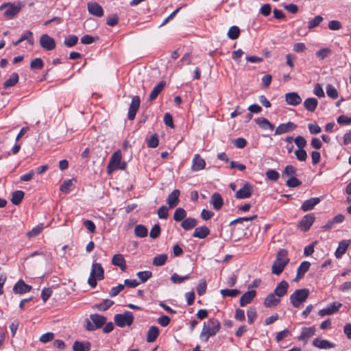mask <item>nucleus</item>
Listing matches in <instances>:
<instances>
[{"mask_svg": "<svg viewBox=\"0 0 351 351\" xmlns=\"http://www.w3.org/2000/svg\"><path fill=\"white\" fill-rule=\"evenodd\" d=\"M210 203L215 210H219L223 205V199L219 193H214L210 197Z\"/></svg>", "mask_w": 351, "mask_h": 351, "instance_id": "obj_21", "label": "nucleus"}, {"mask_svg": "<svg viewBox=\"0 0 351 351\" xmlns=\"http://www.w3.org/2000/svg\"><path fill=\"white\" fill-rule=\"evenodd\" d=\"M137 276L140 278L142 282H145L152 276L150 271H143L137 273Z\"/></svg>", "mask_w": 351, "mask_h": 351, "instance_id": "obj_63", "label": "nucleus"}, {"mask_svg": "<svg viewBox=\"0 0 351 351\" xmlns=\"http://www.w3.org/2000/svg\"><path fill=\"white\" fill-rule=\"evenodd\" d=\"M295 155L299 161H305L307 158V154L304 148H300L295 150Z\"/></svg>", "mask_w": 351, "mask_h": 351, "instance_id": "obj_61", "label": "nucleus"}, {"mask_svg": "<svg viewBox=\"0 0 351 351\" xmlns=\"http://www.w3.org/2000/svg\"><path fill=\"white\" fill-rule=\"evenodd\" d=\"M256 293L255 291L252 290L248 291L242 295L239 300L241 306H245V305L250 304L256 296Z\"/></svg>", "mask_w": 351, "mask_h": 351, "instance_id": "obj_24", "label": "nucleus"}, {"mask_svg": "<svg viewBox=\"0 0 351 351\" xmlns=\"http://www.w3.org/2000/svg\"><path fill=\"white\" fill-rule=\"evenodd\" d=\"M315 219L313 213L304 215L300 221L298 228L304 232L307 231L313 223Z\"/></svg>", "mask_w": 351, "mask_h": 351, "instance_id": "obj_11", "label": "nucleus"}, {"mask_svg": "<svg viewBox=\"0 0 351 351\" xmlns=\"http://www.w3.org/2000/svg\"><path fill=\"white\" fill-rule=\"evenodd\" d=\"M288 288V282L285 280H282L280 283L278 284L274 289V293L280 298L287 293Z\"/></svg>", "mask_w": 351, "mask_h": 351, "instance_id": "obj_23", "label": "nucleus"}, {"mask_svg": "<svg viewBox=\"0 0 351 351\" xmlns=\"http://www.w3.org/2000/svg\"><path fill=\"white\" fill-rule=\"evenodd\" d=\"M25 195V193L23 191L18 190L15 191L12 194L11 202L14 205H19L22 202Z\"/></svg>", "mask_w": 351, "mask_h": 351, "instance_id": "obj_36", "label": "nucleus"}, {"mask_svg": "<svg viewBox=\"0 0 351 351\" xmlns=\"http://www.w3.org/2000/svg\"><path fill=\"white\" fill-rule=\"evenodd\" d=\"M106 322V317L97 313L91 314L90 319H86L85 328L88 331H93L101 328Z\"/></svg>", "mask_w": 351, "mask_h": 351, "instance_id": "obj_3", "label": "nucleus"}, {"mask_svg": "<svg viewBox=\"0 0 351 351\" xmlns=\"http://www.w3.org/2000/svg\"><path fill=\"white\" fill-rule=\"evenodd\" d=\"M220 293L223 298H226V297L234 298L240 293V291L239 289H221L220 291Z\"/></svg>", "mask_w": 351, "mask_h": 351, "instance_id": "obj_44", "label": "nucleus"}, {"mask_svg": "<svg viewBox=\"0 0 351 351\" xmlns=\"http://www.w3.org/2000/svg\"><path fill=\"white\" fill-rule=\"evenodd\" d=\"M24 40H27L30 45H34V39L33 38V33L31 31H25L18 40L16 41H12V44L14 46H17L19 43Z\"/></svg>", "mask_w": 351, "mask_h": 351, "instance_id": "obj_17", "label": "nucleus"}, {"mask_svg": "<svg viewBox=\"0 0 351 351\" xmlns=\"http://www.w3.org/2000/svg\"><path fill=\"white\" fill-rule=\"evenodd\" d=\"M255 123L263 130H273L275 128L274 125L265 117H258L254 119Z\"/></svg>", "mask_w": 351, "mask_h": 351, "instance_id": "obj_22", "label": "nucleus"}, {"mask_svg": "<svg viewBox=\"0 0 351 351\" xmlns=\"http://www.w3.org/2000/svg\"><path fill=\"white\" fill-rule=\"evenodd\" d=\"M326 90L327 95L331 99H335L338 97V92L332 84H327Z\"/></svg>", "mask_w": 351, "mask_h": 351, "instance_id": "obj_52", "label": "nucleus"}, {"mask_svg": "<svg viewBox=\"0 0 351 351\" xmlns=\"http://www.w3.org/2000/svg\"><path fill=\"white\" fill-rule=\"evenodd\" d=\"M297 125L293 122L289 121L287 123L280 124L275 130V135H280L294 130Z\"/></svg>", "mask_w": 351, "mask_h": 351, "instance_id": "obj_12", "label": "nucleus"}, {"mask_svg": "<svg viewBox=\"0 0 351 351\" xmlns=\"http://www.w3.org/2000/svg\"><path fill=\"white\" fill-rule=\"evenodd\" d=\"M311 263L308 261H303L297 269V276L294 280L298 281L303 278L306 272L309 269Z\"/></svg>", "mask_w": 351, "mask_h": 351, "instance_id": "obj_30", "label": "nucleus"}, {"mask_svg": "<svg viewBox=\"0 0 351 351\" xmlns=\"http://www.w3.org/2000/svg\"><path fill=\"white\" fill-rule=\"evenodd\" d=\"M140 104L141 99L139 96L136 95L132 97L128 113V118L129 120L134 119L136 112L138 110Z\"/></svg>", "mask_w": 351, "mask_h": 351, "instance_id": "obj_10", "label": "nucleus"}, {"mask_svg": "<svg viewBox=\"0 0 351 351\" xmlns=\"http://www.w3.org/2000/svg\"><path fill=\"white\" fill-rule=\"evenodd\" d=\"M3 9H5L4 12L5 17L8 19H11L20 12L21 10V5L20 3H18L17 5L11 3H3L0 6V10Z\"/></svg>", "mask_w": 351, "mask_h": 351, "instance_id": "obj_6", "label": "nucleus"}, {"mask_svg": "<svg viewBox=\"0 0 351 351\" xmlns=\"http://www.w3.org/2000/svg\"><path fill=\"white\" fill-rule=\"evenodd\" d=\"M287 264L286 261H281L276 259L271 267V272L275 275H280L284 270L285 267Z\"/></svg>", "mask_w": 351, "mask_h": 351, "instance_id": "obj_28", "label": "nucleus"}, {"mask_svg": "<svg viewBox=\"0 0 351 351\" xmlns=\"http://www.w3.org/2000/svg\"><path fill=\"white\" fill-rule=\"evenodd\" d=\"M104 278V270L100 263H93L89 278L88 279V285L95 288L97 285V280H103Z\"/></svg>", "mask_w": 351, "mask_h": 351, "instance_id": "obj_2", "label": "nucleus"}, {"mask_svg": "<svg viewBox=\"0 0 351 351\" xmlns=\"http://www.w3.org/2000/svg\"><path fill=\"white\" fill-rule=\"evenodd\" d=\"M252 191V185L248 182H245L243 186L236 192L235 197L239 199L249 198L251 197Z\"/></svg>", "mask_w": 351, "mask_h": 351, "instance_id": "obj_9", "label": "nucleus"}, {"mask_svg": "<svg viewBox=\"0 0 351 351\" xmlns=\"http://www.w3.org/2000/svg\"><path fill=\"white\" fill-rule=\"evenodd\" d=\"M44 66V62L40 58H36L32 60L30 62V69H42Z\"/></svg>", "mask_w": 351, "mask_h": 351, "instance_id": "obj_50", "label": "nucleus"}, {"mask_svg": "<svg viewBox=\"0 0 351 351\" xmlns=\"http://www.w3.org/2000/svg\"><path fill=\"white\" fill-rule=\"evenodd\" d=\"M180 191L178 189H174L167 197V203L169 208L176 207L179 202V196Z\"/></svg>", "mask_w": 351, "mask_h": 351, "instance_id": "obj_18", "label": "nucleus"}, {"mask_svg": "<svg viewBox=\"0 0 351 351\" xmlns=\"http://www.w3.org/2000/svg\"><path fill=\"white\" fill-rule=\"evenodd\" d=\"M220 322L217 319H210L207 322H204L202 332L199 335L200 339L204 341H208L210 337L215 336L220 330Z\"/></svg>", "mask_w": 351, "mask_h": 351, "instance_id": "obj_1", "label": "nucleus"}, {"mask_svg": "<svg viewBox=\"0 0 351 351\" xmlns=\"http://www.w3.org/2000/svg\"><path fill=\"white\" fill-rule=\"evenodd\" d=\"M167 260V255L162 254L154 257L153 260V265L155 266H162L165 265Z\"/></svg>", "mask_w": 351, "mask_h": 351, "instance_id": "obj_47", "label": "nucleus"}, {"mask_svg": "<svg viewBox=\"0 0 351 351\" xmlns=\"http://www.w3.org/2000/svg\"><path fill=\"white\" fill-rule=\"evenodd\" d=\"M312 345L319 349H328L335 347V343H331L328 340L321 339L319 338L315 339L312 342Z\"/></svg>", "mask_w": 351, "mask_h": 351, "instance_id": "obj_19", "label": "nucleus"}, {"mask_svg": "<svg viewBox=\"0 0 351 351\" xmlns=\"http://www.w3.org/2000/svg\"><path fill=\"white\" fill-rule=\"evenodd\" d=\"M308 289H296L290 295V302L293 307L300 308L301 305L306 300L309 295Z\"/></svg>", "mask_w": 351, "mask_h": 351, "instance_id": "obj_4", "label": "nucleus"}, {"mask_svg": "<svg viewBox=\"0 0 351 351\" xmlns=\"http://www.w3.org/2000/svg\"><path fill=\"white\" fill-rule=\"evenodd\" d=\"M161 231L160 226L158 223L155 224L150 230L149 237L152 239H156L160 235Z\"/></svg>", "mask_w": 351, "mask_h": 351, "instance_id": "obj_59", "label": "nucleus"}, {"mask_svg": "<svg viewBox=\"0 0 351 351\" xmlns=\"http://www.w3.org/2000/svg\"><path fill=\"white\" fill-rule=\"evenodd\" d=\"M197 224V221L195 218L188 217L184 219L182 223L181 226L185 230H190L195 227Z\"/></svg>", "mask_w": 351, "mask_h": 351, "instance_id": "obj_34", "label": "nucleus"}, {"mask_svg": "<svg viewBox=\"0 0 351 351\" xmlns=\"http://www.w3.org/2000/svg\"><path fill=\"white\" fill-rule=\"evenodd\" d=\"M331 52H332L331 49L328 47L322 48L316 52V56L319 60H322L325 59L326 58H327L328 56H329L330 55Z\"/></svg>", "mask_w": 351, "mask_h": 351, "instance_id": "obj_49", "label": "nucleus"}, {"mask_svg": "<svg viewBox=\"0 0 351 351\" xmlns=\"http://www.w3.org/2000/svg\"><path fill=\"white\" fill-rule=\"evenodd\" d=\"M121 150L118 149L112 154L106 167L108 174H111L114 171L117 169L118 165L121 163Z\"/></svg>", "mask_w": 351, "mask_h": 351, "instance_id": "obj_7", "label": "nucleus"}, {"mask_svg": "<svg viewBox=\"0 0 351 351\" xmlns=\"http://www.w3.org/2000/svg\"><path fill=\"white\" fill-rule=\"evenodd\" d=\"M191 276L189 274L181 276L175 273L171 276V280L175 284H180L184 280H189Z\"/></svg>", "mask_w": 351, "mask_h": 351, "instance_id": "obj_53", "label": "nucleus"}, {"mask_svg": "<svg viewBox=\"0 0 351 351\" xmlns=\"http://www.w3.org/2000/svg\"><path fill=\"white\" fill-rule=\"evenodd\" d=\"M206 162L199 154H197L194 156L192 161L191 169L194 171H199L205 168Z\"/></svg>", "mask_w": 351, "mask_h": 351, "instance_id": "obj_16", "label": "nucleus"}, {"mask_svg": "<svg viewBox=\"0 0 351 351\" xmlns=\"http://www.w3.org/2000/svg\"><path fill=\"white\" fill-rule=\"evenodd\" d=\"M119 18L117 14H112L107 16L106 24L110 27H114L119 23Z\"/></svg>", "mask_w": 351, "mask_h": 351, "instance_id": "obj_54", "label": "nucleus"}, {"mask_svg": "<svg viewBox=\"0 0 351 351\" xmlns=\"http://www.w3.org/2000/svg\"><path fill=\"white\" fill-rule=\"evenodd\" d=\"M210 233V230L206 226L197 227L195 229L193 236L194 237L203 239H205Z\"/></svg>", "mask_w": 351, "mask_h": 351, "instance_id": "obj_32", "label": "nucleus"}, {"mask_svg": "<svg viewBox=\"0 0 351 351\" xmlns=\"http://www.w3.org/2000/svg\"><path fill=\"white\" fill-rule=\"evenodd\" d=\"M88 12L95 16L101 17L104 16L102 7L97 2H89L87 4Z\"/></svg>", "mask_w": 351, "mask_h": 351, "instance_id": "obj_13", "label": "nucleus"}, {"mask_svg": "<svg viewBox=\"0 0 351 351\" xmlns=\"http://www.w3.org/2000/svg\"><path fill=\"white\" fill-rule=\"evenodd\" d=\"M78 37L76 35L71 34L65 38L64 44L68 47H72L77 44Z\"/></svg>", "mask_w": 351, "mask_h": 351, "instance_id": "obj_46", "label": "nucleus"}, {"mask_svg": "<svg viewBox=\"0 0 351 351\" xmlns=\"http://www.w3.org/2000/svg\"><path fill=\"white\" fill-rule=\"evenodd\" d=\"M19 75L17 73H12L9 78L3 83V87L8 88L14 86L19 82Z\"/></svg>", "mask_w": 351, "mask_h": 351, "instance_id": "obj_37", "label": "nucleus"}, {"mask_svg": "<svg viewBox=\"0 0 351 351\" xmlns=\"http://www.w3.org/2000/svg\"><path fill=\"white\" fill-rule=\"evenodd\" d=\"M286 184L289 187L295 188V187L300 186L302 184V182L300 180H298L296 178V176H293V177L289 178L287 180Z\"/></svg>", "mask_w": 351, "mask_h": 351, "instance_id": "obj_56", "label": "nucleus"}, {"mask_svg": "<svg viewBox=\"0 0 351 351\" xmlns=\"http://www.w3.org/2000/svg\"><path fill=\"white\" fill-rule=\"evenodd\" d=\"M240 32L239 27L233 25L229 29L228 32V36L231 40H235L239 36Z\"/></svg>", "mask_w": 351, "mask_h": 351, "instance_id": "obj_45", "label": "nucleus"}, {"mask_svg": "<svg viewBox=\"0 0 351 351\" xmlns=\"http://www.w3.org/2000/svg\"><path fill=\"white\" fill-rule=\"evenodd\" d=\"M166 86V82L164 80L160 81L158 84H156L153 90H152L149 96V100L153 101L154 100L158 95L161 93V91L164 89Z\"/></svg>", "mask_w": 351, "mask_h": 351, "instance_id": "obj_26", "label": "nucleus"}, {"mask_svg": "<svg viewBox=\"0 0 351 351\" xmlns=\"http://www.w3.org/2000/svg\"><path fill=\"white\" fill-rule=\"evenodd\" d=\"M319 202V197H311L308 199L305 200L302 203L301 206V209L304 212L311 210L315 207V206L318 204Z\"/></svg>", "mask_w": 351, "mask_h": 351, "instance_id": "obj_20", "label": "nucleus"}, {"mask_svg": "<svg viewBox=\"0 0 351 351\" xmlns=\"http://www.w3.org/2000/svg\"><path fill=\"white\" fill-rule=\"evenodd\" d=\"M73 351H89L90 343L88 341L82 342L75 341L73 345Z\"/></svg>", "mask_w": 351, "mask_h": 351, "instance_id": "obj_35", "label": "nucleus"}, {"mask_svg": "<svg viewBox=\"0 0 351 351\" xmlns=\"http://www.w3.org/2000/svg\"><path fill=\"white\" fill-rule=\"evenodd\" d=\"M288 256V252L286 250L282 249L280 250L277 254H276V258L281 261H286V263L288 264L289 262V258L287 257Z\"/></svg>", "mask_w": 351, "mask_h": 351, "instance_id": "obj_57", "label": "nucleus"}, {"mask_svg": "<svg viewBox=\"0 0 351 351\" xmlns=\"http://www.w3.org/2000/svg\"><path fill=\"white\" fill-rule=\"evenodd\" d=\"M349 243H339V247L335 251V256L339 258H340L346 252L348 248Z\"/></svg>", "mask_w": 351, "mask_h": 351, "instance_id": "obj_51", "label": "nucleus"}, {"mask_svg": "<svg viewBox=\"0 0 351 351\" xmlns=\"http://www.w3.org/2000/svg\"><path fill=\"white\" fill-rule=\"evenodd\" d=\"M285 101L290 105L295 106L302 102V98L296 92H290L285 94Z\"/></svg>", "mask_w": 351, "mask_h": 351, "instance_id": "obj_15", "label": "nucleus"}, {"mask_svg": "<svg viewBox=\"0 0 351 351\" xmlns=\"http://www.w3.org/2000/svg\"><path fill=\"white\" fill-rule=\"evenodd\" d=\"M44 229V225L43 223L38 224L34 227L31 230L26 233L28 239H33L38 236Z\"/></svg>", "mask_w": 351, "mask_h": 351, "instance_id": "obj_38", "label": "nucleus"}, {"mask_svg": "<svg viewBox=\"0 0 351 351\" xmlns=\"http://www.w3.org/2000/svg\"><path fill=\"white\" fill-rule=\"evenodd\" d=\"M276 296L277 295L274 292L269 293L265 299V306L271 308L278 305L280 302V299L279 298H276Z\"/></svg>", "mask_w": 351, "mask_h": 351, "instance_id": "obj_25", "label": "nucleus"}, {"mask_svg": "<svg viewBox=\"0 0 351 351\" xmlns=\"http://www.w3.org/2000/svg\"><path fill=\"white\" fill-rule=\"evenodd\" d=\"M304 107L310 112H314L317 107L318 101L316 98L308 97L304 101Z\"/></svg>", "mask_w": 351, "mask_h": 351, "instance_id": "obj_31", "label": "nucleus"}, {"mask_svg": "<svg viewBox=\"0 0 351 351\" xmlns=\"http://www.w3.org/2000/svg\"><path fill=\"white\" fill-rule=\"evenodd\" d=\"M98 37H93L90 35L86 34L81 38V43L84 45H90L95 40H98Z\"/></svg>", "mask_w": 351, "mask_h": 351, "instance_id": "obj_64", "label": "nucleus"}, {"mask_svg": "<svg viewBox=\"0 0 351 351\" xmlns=\"http://www.w3.org/2000/svg\"><path fill=\"white\" fill-rule=\"evenodd\" d=\"M134 234L137 237L143 238L147 237L148 230L144 225L138 224L134 228Z\"/></svg>", "mask_w": 351, "mask_h": 351, "instance_id": "obj_39", "label": "nucleus"}, {"mask_svg": "<svg viewBox=\"0 0 351 351\" xmlns=\"http://www.w3.org/2000/svg\"><path fill=\"white\" fill-rule=\"evenodd\" d=\"M158 137L157 134H154L151 137L147 139V144L149 148H156L158 145Z\"/></svg>", "mask_w": 351, "mask_h": 351, "instance_id": "obj_55", "label": "nucleus"}, {"mask_svg": "<svg viewBox=\"0 0 351 351\" xmlns=\"http://www.w3.org/2000/svg\"><path fill=\"white\" fill-rule=\"evenodd\" d=\"M247 321L250 324H252L256 318V310L254 307L250 308L247 311Z\"/></svg>", "mask_w": 351, "mask_h": 351, "instance_id": "obj_58", "label": "nucleus"}, {"mask_svg": "<svg viewBox=\"0 0 351 351\" xmlns=\"http://www.w3.org/2000/svg\"><path fill=\"white\" fill-rule=\"evenodd\" d=\"M186 216V210L182 208H178L175 210L174 215H173V219L176 221H183Z\"/></svg>", "mask_w": 351, "mask_h": 351, "instance_id": "obj_43", "label": "nucleus"}, {"mask_svg": "<svg viewBox=\"0 0 351 351\" xmlns=\"http://www.w3.org/2000/svg\"><path fill=\"white\" fill-rule=\"evenodd\" d=\"M73 179H69L64 180L62 184L60 185V190L62 193H67L73 185Z\"/></svg>", "mask_w": 351, "mask_h": 351, "instance_id": "obj_60", "label": "nucleus"}, {"mask_svg": "<svg viewBox=\"0 0 351 351\" xmlns=\"http://www.w3.org/2000/svg\"><path fill=\"white\" fill-rule=\"evenodd\" d=\"M324 21V18L320 15H317L313 19H311L308 22L307 28L309 30L313 29V28L319 25V24Z\"/></svg>", "mask_w": 351, "mask_h": 351, "instance_id": "obj_40", "label": "nucleus"}, {"mask_svg": "<svg viewBox=\"0 0 351 351\" xmlns=\"http://www.w3.org/2000/svg\"><path fill=\"white\" fill-rule=\"evenodd\" d=\"M158 335H159L158 328L156 326H151L147 332L146 340L149 343H152L156 340Z\"/></svg>", "mask_w": 351, "mask_h": 351, "instance_id": "obj_33", "label": "nucleus"}, {"mask_svg": "<svg viewBox=\"0 0 351 351\" xmlns=\"http://www.w3.org/2000/svg\"><path fill=\"white\" fill-rule=\"evenodd\" d=\"M39 43L40 47L46 51H51L56 48L55 40L47 34L40 36Z\"/></svg>", "mask_w": 351, "mask_h": 351, "instance_id": "obj_8", "label": "nucleus"}, {"mask_svg": "<svg viewBox=\"0 0 351 351\" xmlns=\"http://www.w3.org/2000/svg\"><path fill=\"white\" fill-rule=\"evenodd\" d=\"M158 215L160 219H166L169 215V209L168 208L162 205L161 206L158 210Z\"/></svg>", "mask_w": 351, "mask_h": 351, "instance_id": "obj_62", "label": "nucleus"}, {"mask_svg": "<svg viewBox=\"0 0 351 351\" xmlns=\"http://www.w3.org/2000/svg\"><path fill=\"white\" fill-rule=\"evenodd\" d=\"M112 263L120 268L121 271L126 269L125 261L122 254H118L113 256L112 258Z\"/></svg>", "mask_w": 351, "mask_h": 351, "instance_id": "obj_29", "label": "nucleus"}, {"mask_svg": "<svg viewBox=\"0 0 351 351\" xmlns=\"http://www.w3.org/2000/svg\"><path fill=\"white\" fill-rule=\"evenodd\" d=\"M297 176V169L296 168L291 165H289L285 167L284 170L282 172V176H289V177H293Z\"/></svg>", "mask_w": 351, "mask_h": 351, "instance_id": "obj_41", "label": "nucleus"}, {"mask_svg": "<svg viewBox=\"0 0 351 351\" xmlns=\"http://www.w3.org/2000/svg\"><path fill=\"white\" fill-rule=\"evenodd\" d=\"M265 176L268 180L273 182H276L280 178L279 173L272 169H268L265 173Z\"/></svg>", "mask_w": 351, "mask_h": 351, "instance_id": "obj_48", "label": "nucleus"}, {"mask_svg": "<svg viewBox=\"0 0 351 351\" xmlns=\"http://www.w3.org/2000/svg\"><path fill=\"white\" fill-rule=\"evenodd\" d=\"M134 322V316L130 311L125 312L122 314H117L114 316V322L119 327H125V326H131Z\"/></svg>", "mask_w": 351, "mask_h": 351, "instance_id": "obj_5", "label": "nucleus"}, {"mask_svg": "<svg viewBox=\"0 0 351 351\" xmlns=\"http://www.w3.org/2000/svg\"><path fill=\"white\" fill-rule=\"evenodd\" d=\"M315 328L314 326L304 327L302 328L300 336L298 337V341H304L306 342L308 338L311 337L315 335Z\"/></svg>", "mask_w": 351, "mask_h": 351, "instance_id": "obj_27", "label": "nucleus"}, {"mask_svg": "<svg viewBox=\"0 0 351 351\" xmlns=\"http://www.w3.org/2000/svg\"><path fill=\"white\" fill-rule=\"evenodd\" d=\"M114 302L112 300L106 299L103 300L101 303L95 304V307L99 311H104L112 306Z\"/></svg>", "mask_w": 351, "mask_h": 351, "instance_id": "obj_42", "label": "nucleus"}, {"mask_svg": "<svg viewBox=\"0 0 351 351\" xmlns=\"http://www.w3.org/2000/svg\"><path fill=\"white\" fill-rule=\"evenodd\" d=\"M32 287L25 283L23 280H19L13 287V292L16 294H23L29 292Z\"/></svg>", "mask_w": 351, "mask_h": 351, "instance_id": "obj_14", "label": "nucleus"}]
</instances>
